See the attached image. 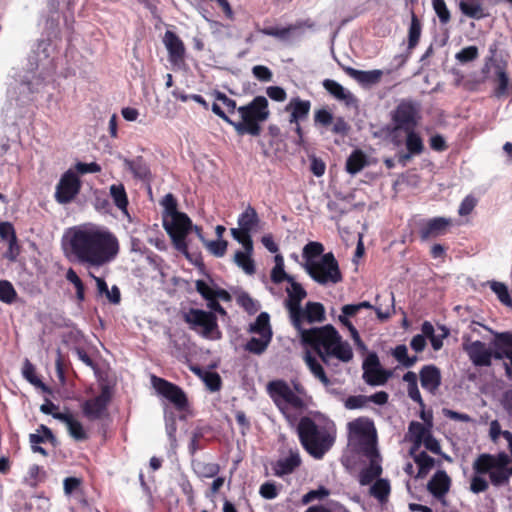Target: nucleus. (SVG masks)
I'll return each instance as SVG.
<instances>
[{
  "label": "nucleus",
  "mask_w": 512,
  "mask_h": 512,
  "mask_svg": "<svg viewBox=\"0 0 512 512\" xmlns=\"http://www.w3.org/2000/svg\"><path fill=\"white\" fill-rule=\"evenodd\" d=\"M323 87L329 92L334 98L339 101H343L346 106L352 107L357 105V99L355 96L345 89L341 84L332 79H325L323 81Z\"/></svg>",
  "instance_id": "393cba45"
},
{
  "label": "nucleus",
  "mask_w": 512,
  "mask_h": 512,
  "mask_svg": "<svg viewBox=\"0 0 512 512\" xmlns=\"http://www.w3.org/2000/svg\"><path fill=\"white\" fill-rule=\"evenodd\" d=\"M270 396L280 411L286 415V405L294 409L302 410L306 404L303 398L297 395L293 389L283 380L269 382L267 386Z\"/></svg>",
  "instance_id": "6e6552de"
},
{
  "label": "nucleus",
  "mask_w": 512,
  "mask_h": 512,
  "mask_svg": "<svg viewBox=\"0 0 512 512\" xmlns=\"http://www.w3.org/2000/svg\"><path fill=\"white\" fill-rule=\"evenodd\" d=\"M343 70L347 75H349L351 78H353L358 83L364 86L377 84L383 75V72L377 69L370 71H362L354 69L352 67H343Z\"/></svg>",
  "instance_id": "c85d7f7f"
},
{
  "label": "nucleus",
  "mask_w": 512,
  "mask_h": 512,
  "mask_svg": "<svg viewBox=\"0 0 512 512\" xmlns=\"http://www.w3.org/2000/svg\"><path fill=\"white\" fill-rule=\"evenodd\" d=\"M328 495H329V490L326 489L325 487L321 486L318 489L311 490V491L307 492L305 495H303L301 502H302V504L307 505L310 502L314 501L315 499H323Z\"/></svg>",
  "instance_id": "338daca9"
},
{
  "label": "nucleus",
  "mask_w": 512,
  "mask_h": 512,
  "mask_svg": "<svg viewBox=\"0 0 512 512\" xmlns=\"http://www.w3.org/2000/svg\"><path fill=\"white\" fill-rule=\"evenodd\" d=\"M194 283L196 291L206 301V306L210 310L215 311L222 316H226V310L219 302L215 301V288L217 284L209 276L205 279H198Z\"/></svg>",
  "instance_id": "f3484780"
},
{
  "label": "nucleus",
  "mask_w": 512,
  "mask_h": 512,
  "mask_svg": "<svg viewBox=\"0 0 512 512\" xmlns=\"http://www.w3.org/2000/svg\"><path fill=\"white\" fill-rule=\"evenodd\" d=\"M81 182L77 174L71 169L67 170L60 178L55 192V199L60 204L70 203L79 193Z\"/></svg>",
  "instance_id": "4468645a"
},
{
  "label": "nucleus",
  "mask_w": 512,
  "mask_h": 512,
  "mask_svg": "<svg viewBox=\"0 0 512 512\" xmlns=\"http://www.w3.org/2000/svg\"><path fill=\"white\" fill-rule=\"evenodd\" d=\"M391 493V485L388 479L378 478L370 487L369 494L380 504H386Z\"/></svg>",
  "instance_id": "473e14b6"
},
{
  "label": "nucleus",
  "mask_w": 512,
  "mask_h": 512,
  "mask_svg": "<svg viewBox=\"0 0 512 512\" xmlns=\"http://www.w3.org/2000/svg\"><path fill=\"white\" fill-rule=\"evenodd\" d=\"M288 283L290 286L286 288L288 297L285 300L284 305L289 312V318L292 326H298L299 315L302 313L301 302L307 297V292L294 277L293 280Z\"/></svg>",
  "instance_id": "f8f14e48"
},
{
  "label": "nucleus",
  "mask_w": 512,
  "mask_h": 512,
  "mask_svg": "<svg viewBox=\"0 0 512 512\" xmlns=\"http://www.w3.org/2000/svg\"><path fill=\"white\" fill-rule=\"evenodd\" d=\"M67 428L69 431V434L72 438H74L77 441H83L87 439V434L84 431V428L82 424L72 418L70 422L67 424Z\"/></svg>",
  "instance_id": "bf43d9fd"
},
{
  "label": "nucleus",
  "mask_w": 512,
  "mask_h": 512,
  "mask_svg": "<svg viewBox=\"0 0 512 512\" xmlns=\"http://www.w3.org/2000/svg\"><path fill=\"white\" fill-rule=\"evenodd\" d=\"M151 384L157 394L171 403L179 413L187 408V396L179 386L155 375L151 376Z\"/></svg>",
  "instance_id": "1a4fd4ad"
},
{
  "label": "nucleus",
  "mask_w": 512,
  "mask_h": 512,
  "mask_svg": "<svg viewBox=\"0 0 512 512\" xmlns=\"http://www.w3.org/2000/svg\"><path fill=\"white\" fill-rule=\"evenodd\" d=\"M111 397L112 395L109 386H103L98 396L93 399L86 400L82 404L83 414L90 420L100 419L105 413Z\"/></svg>",
  "instance_id": "dca6fc26"
},
{
  "label": "nucleus",
  "mask_w": 512,
  "mask_h": 512,
  "mask_svg": "<svg viewBox=\"0 0 512 512\" xmlns=\"http://www.w3.org/2000/svg\"><path fill=\"white\" fill-rule=\"evenodd\" d=\"M414 462L419 467L418 477H424L435 464L434 459L425 451H421L417 455H414Z\"/></svg>",
  "instance_id": "de8ad7c7"
},
{
  "label": "nucleus",
  "mask_w": 512,
  "mask_h": 512,
  "mask_svg": "<svg viewBox=\"0 0 512 512\" xmlns=\"http://www.w3.org/2000/svg\"><path fill=\"white\" fill-rule=\"evenodd\" d=\"M310 108L309 100H302L298 97L291 99L285 108L286 111L291 112L289 122L293 124L305 120L309 115Z\"/></svg>",
  "instance_id": "bb28decb"
},
{
  "label": "nucleus",
  "mask_w": 512,
  "mask_h": 512,
  "mask_svg": "<svg viewBox=\"0 0 512 512\" xmlns=\"http://www.w3.org/2000/svg\"><path fill=\"white\" fill-rule=\"evenodd\" d=\"M301 343L312 348L321 361L328 367L336 366L334 359L348 363L353 359L351 345L331 324L303 330L299 334Z\"/></svg>",
  "instance_id": "f03ea898"
},
{
  "label": "nucleus",
  "mask_w": 512,
  "mask_h": 512,
  "mask_svg": "<svg viewBox=\"0 0 512 512\" xmlns=\"http://www.w3.org/2000/svg\"><path fill=\"white\" fill-rule=\"evenodd\" d=\"M451 225V219L445 217H435L427 221V223L421 227L419 233L422 240H428L429 238H435L446 234L448 228Z\"/></svg>",
  "instance_id": "412c9836"
},
{
  "label": "nucleus",
  "mask_w": 512,
  "mask_h": 512,
  "mask_svg": "<svg viewBox=\"0 0 512 512\" xmlns=\"http://www.w3.org/2000/svg\"><path fill=\"white\" fill-rule=\"evenodd\" d=\"M23 376L26 380H28L31 384L41 387L44 391H49V389L44 385V383L36 377L35 368L29 360H26L22 369Z\"/></svg>",
  "instance_id": "6e6d98bb"
},
{
  "label": "nucleus",
  "mask_w": 512,
  "mask_h": 512,
  "mask_svg": "<svg viewBox=\"0 0 512 512\" xmlns=\"http://www.w3.org/2000/svg\"><path fill=\"white\" fill-rule=\"evenodd\" d=\"M368 403V398L365 395L349 396L345 400V407L347 409H359L363 408Z\"/></svg>",
  "instance_id": "774afa93"
},
{
  "label": "nucleus",
  "mask_w": 512,
  "mask_h": 512,
  "mask_svg": "<svg viewBox=\"0 0 512 512\" xmlns=\"http://www.w3.org/2000/svg\"><path fill=\"white\" fill-rule=\"evenodd\" d=\"M492 357L498 360L507 358L512 365V333L511 332H495L494 340L491 342Z\"/></svg>",
  "instance_id": "6ab92c4d"
},
{
  "label": "nucleus",
  "mask_w": 512,
  "mask_h": 512,
  "mask_svg": "<svg viewBox=\"0 0 512 512\" xmlns=\"http://www.w3.org/2000/svg\"><path fill=\"white\" fill-rule=\"evenodd\" d=\"M482 474H476L471 478L470 482V490L474 494H479L482 492H485L488 487L489 483L488 481L481 476Z\"/></svg>",
  "instance_id": "69168bd1"
},
{
  "label": "nucleus",
  "mask_w": 512,
  "mask_h": 512,
  "mask_svg": "<svg viewBox=\"0 0 512 512\" xmlns=\"http://www.w3.org/2000/svg\"><path fill=\"white\" fill-rule=\"evenodd\" d=\"M236 301L249 314H255L260 308L259 303L246 292L239 293Z\"/></svg>",
  "instance_id": "603ef678"
},
{
  "label": "nucleus",
  "mask_w": 512,
  "mask_h": 512,
  "mask_svg": "<svg viewBox=\"0 0 512 512\" xmlns=\"http://www.w3.org/2000/svg\"><path fill=\"white\" fill-rule=\"evenodd\" d=\"M510 462L511 457L505 452L496 455L482 453L474 460L472 468L476 474H487L492 468L509 469Z\"/></svg>",
  "instance_id": "2eb2a0df"
},
{
  "label": "nucleus",
  "mask_w": 512,
  "mask_h": 512,
  "mask_svg": "<svg viewBox=\"0 0 512 512\" xmlns=\"http://www.w3.org/2000/svg\"><path fill=\"white\" fill-rule=\"evenodd\" d=\"M306 320L308 323L323 322L325 320V308L323 304L319 302H307L305 308H302V313L299 315V325L293 326L298 333L306 330L303 327V321Z\"/></svg>",
  "instance_id": "aec40b11"
},
{
  "label": "nucleus",
  "mask_w": 512,
  "mask_h": 512,
  "mask_svg": "<svg viewBox=\"0 0 512 512\" xmlns=\"http://www.w3.org/2000/svg\"><path fill=\"white\" fill-rule=\"evenodd\" d=\"M419 105L412 100L401 101L392 113L396 130L408 131L415 129Z\"/></svg>",
  "instance_id": "9b49d317"
},
{
  "label": "nucleus",
  "mask_w": 512,
  "mask_h": 512,
  "mask_svg": "<svg viewBox=\"0 0 512 512\" xmlns=\"http://www.w3.org/2000/svg\"><path fill=\"white\" fill-rule=\"evenodd\" d=\"M124 164L125 167L132 172L135 178L145 180L150 174L149 167L142 157H137L133 160L125 159Z\"/></svg>",
  "instance_id": "4c0bfd02"
},
{
  "label": "nucleus",
  "mask_w": 512,
  "mask_h": 512,
  "mask_svg": "<svg viewBox=\"0 0 512 512\" xmlns=\"http://www.w3.org/2000/svg\"><path fill=\"white\" fill-rule=\"evenodd\" d=\"M496 76H497L496 81H497L498 85L495 90V95L497 97H501L507 91L509 79H508L506 72L500 66H497Z\"/></svg>",
  "instance_id": "680f3d73"
},
{
  "label": "nucleus",
  "mask_w": 512,
  "mask_h": 512,
  "mask_svg": "<svg viewBox=\"0 0 512 512\" xmlns=\"http://www.w3.org/2000/svg\"><path fill=\"white\" fill-rule=\"evenodd\" d=\"M194 234L203 242L204 246L207 250L216 257H222L226 253L227 249V241L225 240H211L208 241L204 238L201 232V228L197 225H194Z\"/></svg>",
  "instance_id": "72a5a7b5"
},
{
  "label": "nucleus",
  "mask_w": 512,
  "mask_h": 512,
  "mask_svg": "<svg viewBox=\"0 0 512 512\" xmlns=\"http://www.w3.org/2000/svg\"><path fill=\"white\" fill-rule=\"evenodd\" d=\"M268 105L266 97L256 96L248 104L238 107L239 121H233L227 116L219 103H213L211 109L217 116L232 125L239 136L246 134L259 136L262 131L261 123L268 120L270 116Z\"/></svg>",
  "instance_id": "7ed1b4c3"
},
{
  "label": "nucleus",
  "mask_w": 512,
  "mask_h": 512,
  "mask_svg": "<svg viewBox=\"0 0 512 512\" xmlns=\"http://www.w3.org/2000/svg\"><path fill=\"white\" fill-rule=\"evenodd\" d=\"M297 434L303 448L315 459H322L333 446L335 438L324 425H318L304 416L297 425Z\"/></svg>",
  "instance_id": "39448f33"
},
{
  "label": "nucleus",
  "mask_w": 512,
  "mask_h": 512,
  "mask_svg": "<svg viewBox=\"0 0 512 512\" xmlns=\"http://www.w3.org/2000/svg\"><path fill=\"white\" fill-rule=\"evenodd\" d=\"M490 288L497 295L499 301L502 304L508 307H512V298L510 297L508 288L504 283L498 281H491Z\"/></svg>",
  "instance_id": "8fccbe9b"
},
{
  "label": "nucleus",
  "mask_w": 512,
  "mask_h": 512,
  "mask_svg": "<svg viewBox=\"0 0 512 512\" xmlns=\"http://www.w3.org/2000/svg\"><path fill=\"white\" fill-rule=\"evenodd\" d=\"M249 332L259 334L260 336H267L268 333L272 334L269 314L261 312L255 322L250 324Z\"/></svg>",
  "instance_id": "a19ab883"
},
{
  "label": "nucleus",
  "mask_w": 512,
  "mask_h": 512,
  "mask_svg": "<svg viewBox=\"0 0 512 512\" xmlns=\"http://www.w3.org/2000/svg\"><path fill=\"white\" fill-rule=\"evenodd\" d=\"M463 350L467 353L469 359L474 366L477 367H488L491 365L492 351L487 348L485 343L475 340H471V335L464 334Z\"/></svg>",
  "instance_id": "ddd939ff"
},
{
  "label": "nucleus",
  "mask_w": 512,
  "mask_h": 512,
  "mask_svg": "<svg viewBox=\"0 0 512 512\" xmlns=\"http://www.w3.org/2000/svg\"><path fill=\"white\" fill-rule=\"evenodd\" d=\"M110 196L115 204V206L123 211L127 212L128 206V197L123 184H113L110 186Z\"/></svg>",
  "instance_id": "58836bf2"
},
{
  "label": "nucleus",
  "mask_w": 512,
  "mask_h": 512,
  "mask_svg": "<svg viewBox=\"0 0 512 512\" xmlns=\"http://www.w3.org/2000/svg\"><path fill=\"white\" fill-rule=\"evenodd\" d=\"M451 479L443 470L437 471L427 483V490L438 500L442 501L448 493Z\"/></svg>",
  "instance_id": "4be33fe9"
},
{
  "label": "nucleus",
  "mask_w": 512,
  "mask_h": 512,
  "mask_svg": "<svg viewBox=\"0 0 512 512\" xmlns=\"http://www.w3.org/2000/svg\"><path fill=\"white\" fill-rule=\"evenodd\" d=\"M307 274L320 285H334L342 281L338 262L332 252L323 254L317 262L303 265Z\"/></svg>",
  "instance_id": "0eeeda50"
},
{
  "label": "nucleus",
  "mask_w": 512,
  "mask_h": 512,
  "mask_svg": "<svg viewBox=\"0 0 512 512\" xmlns=\"http://www.w3.org/2000/svg\"><path fill=\"white\" fill-rule=\"evenodd\" d=\"M231 234H232L233 238L236 241H238L240 244L243 245L244 249L248 253H252V251H253V242H252V239H251L249 231H244V229H242L241 227H239V228H232L231 229Z\"/></svg>",
  "instance_id": "5fc2aeb1"
},
{
  "label": "nucleus",
  "mask_w": 512,
  "mask_h": 512,
  "mask_svg": "<svg viewBox=\"0 0 512 512\" xmlns=\"http://www.w3.org/2000/svg\"><path fill=\"white\" fill-rule=\"evenodd\" d=\"M404 132L406 133V149L414 155H420L424 151V144L419 134L415 132V129Z\"/></svg>",
  "instance_id": "79ce46f5"
},
{
  "label": "nucleus",
  "mask_w": 512,
  "mask_h": 512,
  "mask_svg": "<svg viewBox=\"0 0 512 512\" xmlns=\"http://www.w3.org/2000/svg\"><path fill=\"white\" fill-rule=\"evenodd\" d=\"M421 36V23L417 16L412 13L411 23L408 31V50H413L420 39Z\"/></svg>",
  "instance_id": "49530a36"
},
{
  "label": "nucleus",
  "mask_w": 512,
  "mask_h": 512,
  "mask_svg": "<svg viewBox=\"0 0 512 512\" xmlns=\"http://www.w3.org/2000/svg\"><path fill=\"white\" fill-rule=\"evenodd\" d=\"M301 465V457L298 450H290L287 457L279 458L272 464L274 474L278 477L291 474Z\"/></svg>",
  "instance_id": "5701e85b"
},
{
  "label": "nucleus",
  "mask_w": 512,
  "mask_h": 512,
  "mask_svg": "<svg viewBox=\"0 0 512 512\" xmlns=\"http://www.w3.org/2000/svg\"><path fill=\"white\" fill-rule=\"evenodd\" d=\"M303 360L312 375L326 387L327 391L330 393H335L334 389L329 388L331 381L327 377L322 364L316 359V357L312 355L309 350L305 352Z\"/></svg>",
  "instance_id": "a878e982"
},
{
  "label": "nucleus",
  "mask_w": 512,
  "mask_h": 512,
  "mask_svg": "<svg viewBox=\"0 0 512 512\" xmlns=\"http://www.w3.org/2000/svg\"><path fill=\"white\" fill-rule=\"evenodd\" d=\"M408 431L411 435L412 440L420 441H423L427 434L430 433L427 427H425L422 423L416 421H412L409 424Z\"/></svg>",
  "instance_id": "052dcab7"
},
{
  "label": "nucleus",
  "mask_w": 512,
  "mask_h": 512,
  "mask_svg": "<svg viewBox=\"0 0 512 512\" xmlns=\"http://www.w3.org/2000/svg\"><path fill=\"white\" fill-rule=\"evenodd\" d=\"M432 6L442 24H447L450 19V11L444 0H432Z\"/></svg>",
  "instance_id": "13d9d810"
},
{
  "label": "nucleus",
  "mask_w": 512,
  "mask_h": 512,
  "mask_svg": "<svg viewBox=\"0 0 512 512\" xmlns=\"http://www.w3.org/2000/svg\"><path fill=\"white\" fill-rule=\"evenodd\" d=\"M459 8L465 16L472 19L480 20L487 16L482 4L477 0L460 1Z\"/></svg>",
  "instance_id": "c9c22d12"
},
{
  "label": "nucleus",
  "mask_w": 512,
  "mask_h": 512,
  "mask_svg": "<svg viewBox=\"0 0 512 512\" xmlns=\"http://www.w3.org/2000/svg\"><path fill=\"white\" fill-rule=\"evenodd\" d=\"M194 374L201 379L209 391L216 392L220 390L222 380L217 372L194 366Z\"/></svg>",
  "instance_id": "2f4dec72"
},
{
  "label": "nucleus",
  "mask_w": 512,
  "mask_h": 512,
  "mask_svg": "<svg viewBox=\"0 0 512 512\" xmlns=\"http://www.w3.org/2000/svg\"><path fill=\"white\" fill-rule=\"evenodd\" d=\"M370 461L369 465L362 469L359 473V484L367 486L374 483L382 474V466L380 464L381 457H367Z\"/></svg>",
  "instance_id": "cd10ccee"
},
{
  "label": "nucleus",
  "mask_w": 512,
  "mask_h": 512,
  "mask_svg": "<svg viewBox=\"0 0 512 512\" xmlns=\"http://www.w3.org/2000/svg\"><path fill=\"white\" fill-rule=\"evenodd\" d=\"M64 250L70 259L88 267L99 268L116 258L119 242L106 228L77 226L70 229Z\"/></svg>",
  "instance_id": "f257e3e1"
},
{
  "label": "nucleus",
  "mask_w": 512,
  "mask_h": 512,
  "mask_svg": "<svg viewBox=\"0 0 512 512\" xmlns=\"http://www.w3.org/2000/svg\"><path fill=\"white\" fill-rule=\"evenodd\" d=\"M374 310L379 320L389 319L394 311V294L390 292L385 295H377Z\"/></svg>",
  "instance_id": "c756f323"
},
{
  "label": "nucleus",
  "mask_w": 512,
  "mask_h": 512,
  "mask_svg": "<svg viewBox=\"0 0 512 512\" xmlns=\"http://www.w3.org/2000/svg\"><path fill=\"white\" fill-rule=\"evenodd\" d=\"M349 443L365 457H379L377 433L374 423L368 418H358L348 424Z\"/></svg>",
  "instance_id": "423d86ee"
},
{
  "label": "nucleus",
  "mask_w": 512,
  "mask_h": 512,
  "mask_svg": "<svg viewBox=\"0 0 512 512\" xmlns=\"http://www.w3.org/2000/svg\"><path fill=\"white\" fill-rule=\"evenodd\" d=\"M490 482L495 487H501L509 484L510 474L508 469L492 468L487 472Z\"/></svg>",
  "instance_id": "09e8293b"
},
{
  "label": "nucleus",
  "mask_w": 512,
  "mask_h": 512,
  "mask_svg": "<svg viewBox=\"0 0 512 512\" xmlns=\"http://www.w3.org/2000/svg\"><path fill=\"white\" fill-rule=\"evenodd\" d=\"M478 48L476 46H468L460 50L456 55V60L461 64L469 63L478 58Z\"/></svg>",
  "instance_id": "4d7b16f0"
},
{
  "label": "nucleus",
  "mask_w": 512,
  "mask_h": 512,
  "mask_svg": "<svg viewBox=\"0 0 512 512\" xmlns=\"http://www.w3.org/2000/svg\"><path fill=\"white\" fill-rule=\"evenodd\" d=\"M17 298V292L11 282L0 280V301L6 304H12Z\"/></svg>",
  "instance_id": "864d4df0"
},
{
  "label": "nucleus",
  "mask_w": 512,
  "mask_h": 512,
  "mask_svg": "<svg viewBox=\"0 0 512 512\" xmlns=\"http://www.w3.org/2000/svg\"><path fill=\"white\" fill-rule=\"evenodd\" d=\"M391 372L379 367L370 371L363 372V380L370 386H381L386 384L391 377Z\"/></svg>",
  "instance_id": "e433bc0d"
},
{
  "label": "nucleus",
  "mask_w": 512,
  "mask_h": 512,
  "mask_svg": "<svg viewBox=\"0 0 512 512\" xmlns=\"http://www.w3.org/2000/svg\"><path fill=\"white\" fill-rule=\"evenodd\" d=\"M257 223V212L251 206H248L246 210L238 218V225L239 227L244 229V231L251 232V230L254 228V226H256Z\"/></svg>",
  "instance_id": "c03bdc74"
},
{
  "label": "nucleus",
  "mask_w": 512,
  "mask_h": 512,
  "mask_svg": "<svg viewBox=\"0 0 512 512\" xmlns=\"http://www.w3.org/2000/svg\"><path fill=\"white\" fill-rule=\"evenodd\" d=\"M368 165V159L361 150H354L346 161V171L355 175Z\"/></svg>",
  "instance_id": "f704fd0d"
},
{
  "label": "nucleus",
  "mask_w": 512,
  "mask_h": 512,
  "mask_svg": "<svg viewBox=\"0 0 512 512\" xmlns=\"http://www.w3.org/2000/svg\"><path fill=\"white\" fill-rule=\"evenodd\" d=\"M215 311L194 309V332L207 340H219L222 333L217 323Z\"/></svg>",
  "instance_id": "9d476101"
},
{
  "label": "nucleus",
  "mask_w": 512,
  "mask_h": 512,
  "mask_svg": "<svg viewBox=\"0 0 512 512\" xmlns=\"http://www.w3.org/2000/svg\"><path fill=\"white\" fill-rule=\"evenodd\" d=\"M303 25H305L309 28H311L313 26L312 23H308V21H306L304 23H297V24L289 25L288 27H281V28L275 27V26L264 27L262 29H259V32L266 36L276 37L280 40H287L292 31L300 29Z\"/></svg>",
  "instance_id": "7c9ffc66"
},
{
  "label": "nucleus",
  "mask_w": 512,
  "mask_h": 512,
  "mask_svg": "<svg viewBox=\"0 0 512 512\" xmlns=\"http://www.w3.org/2000/svg\"><path fill=\"white\" fill-rule=\"evenodd\" d=\"M420 382L423 389L435 394L441 385V372L435 365H425L419 372Z\"/></svg>",
  "instance_id": "b1692460"
},
{
  "label": "nucleus",
  "mask_w": 512,
  "mask_h": 512,
  "mask_svg": "<svg viewBox=\"0 0 512 512\" xmlns=\"http://www.w3.org/2000/svg\"><path fill=\"white\" fill-rule=\"evenodd\" d=\"M272 340V334L260 336V338L252 337L244 346V349L252 354H263Z\"/></svg>",
  "instance_id": "ea45409f"
},
{
  "label": "nucleus",
  "mask_w": 512,
  "mask_h": 512,
  "mask_svg": "<svg viewBox=\"0 0 512 512\" xmlns=\"http://www.w3.org/2000/svg\"><path fill=\"white\" fill-rule=\"evenodd\" d=\"M215 101L213 103H219L222 110L228 115L233 114L235 111L238 112L236 101L229 98L226 94L216 91L214 93Z\"/></svg>",
  "instance_id": "3c124183"
},
{
  "label": "nucleus",
  "mask_w": 512,
  "mask_h": 512,
  "mask_svg": "<svg viewBox=\"0 0 512 512\" xmlns=\"http://www.w3.org/2000/svg\"><path fill=\"white\" fill-rule=\"evenodd\" d=\"M234 262L237 264L238 267L242 268L246 274L252 275L255 273V264L253 259L251 258V253H248L246 250L236 251L234 255Z\"/></svg>",
  "instance_id": "37998d69"
},
{
  "label": "nucleus",
  "mask_w": 512,
  "mask_h": 512,
  "mask_svg": "<svg viewBox=\"0 0 512 512\" xmlns=\"http://www.w3.org/2000/svg\"><path fill=\"white\" fill-rule=\"evenodd\" d=\"M175 347L180 350L179 356L186 360V364L190 371H192V362L190 361L191 348L186 344L184 337H178L174 340Z\"/></svg>",
  "instance_id": "0e129e2a"
},
{
  "label": "nucleus",
  "mask_w": 512,
  "mask_h": 512,
  "mask_svg": "<svg viewBox=\"0 0 512 512\" xmlns=\"http://www.w3.org/2000/svg\"><path fill=\"white\" fill-rule=\"evenodd\" d=\"M163 43L169 54V61L174 67L181 68L184 65L185 47L182 40L171 30H167L163 37Z\"/></svg>",
  "instance_id": "a211bd4d"
},
{
  "label": "nucleus",
  "mask_w": 512,
  "mask_h": 512,
  "mask_svg": "<svg viewBox=\"0 0 512 512\" xmlns=\"http://www.w3.org/2000/svg\"><path fill=\"white\" fill-rule=\"evenodd\" d=\"M324 246L320 242H309L303 248L302 256L305 259V263L317 262V260L323 255Z\"/></svg>",
  "instance_id": "a18cd8bd"
},
{
  "label": "nucleus",
  "mask_w": 512,
  "mask_h": 512,
  "mask_svg": "<svg viewBox=\"0 0 512 512\" xmlns=\"http://www.w3.org/2000/svg\"><path fill=\"white\" fill-rule=\"evenodd\" d=\"M163 226L170 236L175 248L183 253L192 262V255L188 251L186 237L192 225L190 218L177 210V203L172 194H167L162 200Z\"/></svg>",
  "instance_id": "20e7f679"
},
{
  "label": "nucleus",
  "mask_w": 512,
  "mask_h": 512,
  "mask_svg": "<svg viewBox=\"0 0 512 512\" xmlns=\"http://www.w3.org/2000/svg\"><path fill=\"white\" fill-rule=\"evenodd\" d=\"M0 237L6 239L11 248L16 245L17 237L11 223L0 222Z\"/></svg>",
  "instance_id": "e2e57ef3"
}]
</instances>
